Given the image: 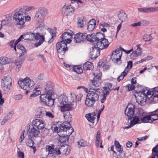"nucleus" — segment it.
I'll return each mask as SVG.
<instances>
[{
    "label": "nucleus",
    "instance_id": "nucleus-1",
    "mask_svg": "<svg viewBox=\"0 0 158 158\" xmlns=\"http://www.w3.org/2000/svg\"><path fill=\"white\" fill-rule=\"evenodd\" d=\"M136 92L138 94L136 99V102L140 105H143L146 101V97L148 95L154 96V97L158 98V87H155L150 90L143 89L142 91Z\"/></svg>",
    "mask_w": 158,
    "mask_h": 158
},
{
    "label": "nucleus",
    "instance_id": "nucleus-2",
    "mask_svg": "<svg viewBox=\"0 0 158 158\" xmlns=\"http://www.w3.org/2000/svg\"><path fill=\"white\" fill-rule=\"evenodd\" d=\"M51 129L53 132L58 134L63 131L65 132L66 135H70L73 131V128L69 122H64L62 124L61 122H56V124L52 125Z\"/></svg>",
    "mask_w": 158,
    "mask_h": 158
},
{
    "label": "nucleus",
    "instance_id": "nucleus-3",
    "mask_svg": "<svg viewBox=\"0 0 158 158\" xmlns=\"http://www.w3.org/2000/svg\"><path fill=\"white\" fill-rule=\"evenodd\" d=\"M13 19L15 20V25L21 26L20 28L25 26L26 23L31 20L30 17L27 14H25L24 10L20 9L15 13Z\"/></svg>",
    "mask_w": 158,
    "mask_h": 158
},
{
    "label": "nucleus",
    "instance_id": "nucleus-4",
    "mask_svg": "<svg viewBox=\"0 0 158 158\" xmlns=\"http://www.w3.org/2000/svg\"><path fill=\"white\" fill-rule=\"evenodd\" d=\"M58 102L60 103L61 110L62 111H69L75 109L77 106L76 101H73L70 104L68 103L67 97L64 95H61L59 97Z\"/></svg>",
    "mask_w": 158,
    "mask_h": 158
},
{
    "label": "nucleus",
    "instance_id": "nucleus-5",
    "mask_svg": "<svg viewBox=\"0 0 158 158\" xmlns=\"http://www.w3.org/2000/svg\"><path fill=\"white\" fill-rule=\"evenodd\" d=\"M150 117L149 115L144 116H135L134 117L132 120H131L130 121V125L127 127H125V129H128L133 126L135 124L140 123V121L144 123H152V121L150 119Z\"/></svg>",
    "mask_w": 158,
    "mask_h": 158
},
{
    "label": "nucleus",
    "instance_id": "nucleus-6",
    "mask_svg": "<svg viewBox=\"0 0 158 158\" xmlns=\"http://www.w3.org/2000/svg\"><path fill=\"white\" fill-rule=\"evenodd\" d=\"M18 84L22 89L27 90L26 94L28 92L27 90L34 85V81L27 77L24 79L20 78L18 81Z\"/></svg>",
    "mask_w": 158,
    "mask_h": 158
},
{
    "label": "nucleus",
    "instance_id": "nucleus-7",
    "mask_svg": "<svg viewBox=\"0 0 158 158\" xmlns=\"http://www.w3.org/2000/svg\"><path fill=\"white\" fill-rule=\"evenodd\" d=\"M99 98V95L97 93H88L85 100V104L88 106H92Z\"/></svg>",
    "mask_w": 158,
    "mask_h": 158
},
{
    "label": "nucleus",
    "instance_id": "nucleus-8",
    "mask_svg": "<svg viewBox=\"0 0 158 158\" xmlns=\"http://www.w3.org/2000/svg\"><path fill=\"white\" fill-rule=\"evenodd\" d=\"M54 99L52 98V95L45 93L40 96V102L49 106H52L54 104Z\"/></svg>",
    "mask_w": 158,
    "mask_h": 158
},
{
    "label": "nucleus",
    "instance_id": "nucleus-9",
    "mask_svg": "<svg viewBox=\"0 0 158 158\" xmlns=\"http://www.w3.org/2000/svg\"><path fill=\"white\" fill-rule=\"evenodd\" d=\"M122 54V52L120 48L116 49L114 51L112 52L111 58L113 62L114 63L118 64H120L122 62L120 59Z\"/></svg>",
    "mask_w": 158,
    "mask_h": 158
},
{
    "label": "nucleus",
    "instance_id": "nucleus-10",
    "mask_svg": "<svg viewBox=\"0 0 158 158\" xmlns=\"http://www.w3.org/2000/svg\"><path fill=\"white\" fill-rule=\"evenodd\" d=\"M135 106L131 103L128 104V106L126 108L124 112L125 114L127 117V119L128 120H132V118H134L133 117L134 114V109Z\"/></svg>",
    "mask_w": 158,
    "mask_h": 158
},
{
    "label": "nucleus",
    "instance_id": "nucleus-11",
    "mask_svg": "<svg viewBox=\"0 0 158 158\" xmlns=\"http://www.w3.org/2000/svg\"><path fill=\"white\" fill-rule=\"evenodd\" d=\"M67 43L66 42L61 41L56 44V46L58 53L64 55L68 50Z\"/></svg>",
    "mask_w": 158,
    "mask_h": 158
},
{
    "label": "nucleus",
    "instance_id": "nucleus-12",
    "mask_svg": "<svg viewBox=\"0 0 158 158\" xmlns=\"http://www.w3.org/2000/svg\"><path fill=\"white\" fill-rule=\"evenodd\" d=\"M48 12V10L45 7H40L36 11L35 16V19L39 18L40 19H43L47 15Z\"/></svg>",
    "mask_w": 158,
    "mask_h": 158
},
{
    "label": "nucleus",
    "instance_id": "nucleus-13",
    "mask_svg": "<svg viewBox=\"0 0 158 158\" xmlns=\"http://www.w3.org/2000/svg\"><path fill=\"white\" fill-rule=\"evenodd\" d=\"M74 11V7L71 5L69 6L64 5L62 9V13L65 16L72 15Z\"/></svg>",
    "mask_w": 158,
    "mask_h": 158
},
{
    "label": "nucleus",
    "instance_id": "nucleus-14",
    "mask_svg": "<svg viewBox=\"0 0 158 158\" xmlns=\"http://www.w3.org/2000/svg\"><path fill=\"white\" fill-rule=\"evenodd\" d=\"M40 131L37 129L35 127L32 126V127L29 126V129L27 131V134L28 136L29 139L37 137L40 134Z\"/></svg>",
    "mask_w": 158,
    "mask_h": 158
},
{
    "label": "nucleus",
    "instance_id": "nucleus-15",
    "mask_svg": "<svg viewBox=\"0 0 158 158\" xmlns=\"http://www.w3.org/2000/svg\"><path fill=\"white\" fill-rule=\"evenodd\" d=\"M96 43H93L94 45L99 48L100 49H102L104 48L106 49L109 46V43L107 39L104 38L100 41L96 42Z\"/></svg>",
    "mask_w": 158,
    "mask_h": 158
},
{
    "label": "nucleus",
    "instance_id": "nucleus-16",
    "mask_svg": "<svg viewBox=\"0 0 158 158\" xmlns=\"http://www.w3.org/2000/svg\"><path fill=\"white\" fill-rule=\"evenodd\" d=\"M32 125L39 130H42L45 128V124L41 120L35 119L32 122Z\"/></svg>",
    "mask_w": 158,
    "mask_h": 158
},
{
    "label": "nucleus",
    "instance_id": "nucleus-17",
    "mask_svg": "<svg viewBox=\"0 0 158 158\" xmlns=\"http://www.w3.org/2000/svg\"><path fill=\"white\" fill-rule=\"evenodd\" d=\"M93 75L94 76L93 80H90L93 85L95 87H99L101 85L102 81L100 74L93 73Z\"/></svg>",
    "mask_w": 158,
    "mask_h": 158
},
{
    "label": "nucleus",
    "instance_id": "nucleus-18",
    "mask_svg": "<svg viewBox=\"0 0 158 158\" xmlns=\"http://www.w3.org/2000/svg\"><path fill=\"white\" fill-rule=\"evenodd\" d=\"M94 46V48L92 47V50L90 52V57L92 59H95L100 54V49L97 48L95 45Z\"/></svg>",
    "mask_w": 158,
    "mask_h": 158
},
{
    "label": "nucleus",
    "instance_id": "nucleus-19",
    "mask_svg": "<svg viewBox=\"0 0 158 158\" xmlns=\"http://www.w3.org/2000/svg\"><path fill=\"white\" fill-rule=\"evenodd\" d=\"M44 92L45 94L52 95L53 93V85L52 83L48 82L47 83L46 87L44 89Z\"/></svg>",
    "mask_w": 158,
    "mask_h": 158
},
{
    "label": "nucleus",
    "instance_id": "nucleus-20",
    "mask_svg": "<svg viewBox=\"0 0 158 158\" xmlns=\"http://www.w3.org/2000/svg\"><path fill=\"white\" fill-rule=\"evenodd\" d=\"M72 35L69 32H65L61 36L60 38L62 39L61 41L66 42L68 43H70L72 40L70 39L72 37Z\"/></svg>",
    "mask_w": 158,
    "mask_h": 158
},
{
    "label": "nucleus",
    "instance_id": "nucleus-21",
    "mask_svg": "<svg viewBox=\"0 0 158 158\" xmlns=\"http://www.w3.org/2000/svg\"><path fill=\"white\" fill-rule=\"evenodd\" d=\"M44 37L43 35L41 34V33L39 32H37L36 33V37L34 40H39V41L35 44V45L36 47H38L40 45L44 40Z\"/></svg>",
    "mask_w": 158,
    "mask_h": 158
},
{
    "label": "nucleus",
    "instance_id": "nucleus-22",
    "mask_svg": "<svg viewBox=\"0 0 158 158\" xmlns=\"http://www.w3.org/2000/svg\"><path fill=\"white\" fill-rule=\"evenodd\" d=\"M84 33L79 32L74 36V41L75 43L83 42L85 40Z\"/></svg>",
    "mask_w": 158,
    "mask_h": 158
},
{
    "label": "nucleus",
    "instance_id": "nucleus-23",
    "mask_svg": "<svg viewBox=\"0 0 158 158\" xmlns=\"http://www.w3.org/2000/svg\"><path fill=\"white\" fill-rule=\"evenodd\" d=\"M45 27L43 21L42 19L39 20L36 25V30L38 32L40 33L43 30H44Z\"/></svg>",
    "mask_w": 158,
    "mask_h": 158
},
{
    "label": "nucleus",
    "instance_id": "nucleus-24",
    "mask_svg": "<svg viewBox=\"0 0 158 158\" xmlns=\"http://www.w3.org/2000/svg\"><path fill=\"white\" fill-rule=\"evenodd\" d=\"M104 38V34L101 32L97 33L96 34H94L93 36V40L94 43L97 44L96 42L100 41Z\"/></svg>",
    "mask_w": 158,
    "mask_h": 158
},
{
    "label": "nucleus",
    "instance_id": "nucleus-25",
    "mask_svg": "<svg viewBox=\"0 0 158 158\" xmlns=\"http://www.w3.org/2000/svg\"><path fill=\"white\" fill-rule=\"evenodd\" d=\"M36 111L37 114L36 115V118H42L46 113V110L43 107L37 108Z\"/></svg>",
    "mask_w": 158,
    "mask_h": 158
},
{
    "label": "nucleus",
    "instance_id": "nucleus-26",
    "mask_svg": "<svg viewBox=\"0 0 158 158\" xmlns=\"http://www.w3.org/2000/svg\"><path fill=\"white\" fill-rule=\"evenodd\" d=\"M24 39L26 40H34L36 37V34L30 32H27L24 34Z\"/></svg>",
    "mask_w": 158,
    "mask_h": 158
},
{
    "label": "nucleus",
    "instance_id": "nucleus-27",
    "mask_svg": "<svg viewBox=\"0 0 158 158\" xmlns=\"http://www.w3.org/2000/svg\"><path fill=\"white\" fill-rule=\"evenodd\" d=\"M70 150L69 147L67 145L61 146L60 147V152L63 155H67L69 154Z\"/></svg>",
    "mask_w": 158,
    "mask_h": 158
},
{
    "label": "nucleus",
    "instance_id": "nucleus-28",
    "mask_svg": "<svg viewBox=\"0 0 158 158\" xmlns=\"http://www.w3.org/2000/svg\"><path fill=\"white\" fill-rule=\"evenodd\" d=\"M118 17L121 23L127 20V17L125 11L123 10H120L118 14Z\"/></svg>",
    "mask_w": 158,
    "mask_h": 158
},
{
    "label": "nucleus",
    "instance_id": "nucleus-29",
    "mask_svg": "<svg viewBox=\"0 0 158 158\" xmlns=\"http://www.w3.org/2000/svg\"><path fill=\"white\" fill-rule=\"evenodd\" d=\"M24 60H23L21 58H20L18 57L17 59L15 61V63L16 66V71L17 72H19V69L21 67L23 61Z\"/></svg>",
    "mask_w": 158,
    "mask_h": 158
},
{
    "label": "nucleus",
    "instance_id": "nucleus-30",
    "mask_svg": "<svg viewBox=\"0 0 158 158\" xmlns=\"http://www.w3.org/2000/svg\"><path fill=\"white\" fill-rule=\"evenodd\" d=\"M96 25V21L94 19L91 20L88 23L87 29L89 31H92Z\"/></svg>",
    "mask_w": 158,
    "mask_h": 158
},
{
    "label": "nucleus",
    "instance_id": "nucleus-31",
    "mask_svg": "<svg viewBox=\"0 0 158 158\" xmlns=\"http://www.w3.org/2000/svg\"><path fill=\"white\" fill-rule=\"evenodd\" d=\"M85 117L89 121L94 123V121L96 118V116L95 113L93 112L86 114Z\"/></svg>",
    "mask_w": 158,
    "mask_h": 158
},
{
    "label": "nucleus",
    "instance_id": "nucleus-32",
    "mask_svg": "<svg viewBox=\"0 0 158 158\" xmlns=\"http://www.w3.org/2000/svg\"><path fill=\"white\" fill-rule=\"evenodd\" d=\"M83 68L85 70H91L94 68L93 63L89 61L86 62L83 65Z\"/></svg>",
    "mask_w": 158,
    "mask_h": 158
},
{
    "label": "nucleus",
    "instance_id": "nucleus-33",
    "mask_svg": "<svg viewBox=\"0 0 158 158\" xmlns=\"http://www.w3.org/2000/svg\"><path fill=\"white\" fill-rule=\"evenodd\" d=\"M1 82L11 85L12 79L8 75L4 77L2 79Z\"/></svg>",
    "mask_w": 158,
    "mask_h": 158
},
{
    "label": "nucleus",
    "instance_id": "nucleus-34",
    "mask_svg": "<svg viewBox=\"0 0 158 158\" xmlns=\"http://www.w3.org/2000/svg\"><path fill=\"white\" fill-rule=\"evenodd\" d=\"M102 90V98L101 102L102 103H103L106 99V97L109 95L110 92V91L107 89L105 88H103Z\"/></svg>",
    "mask_w": 158,
    "mask_h": 158
},
{
    "label": "nucleus",
    "instance_id": "nucleus-35",
    "mask_svg": "<svg viewBox=\"0 0 158 158\" xmlns=\"http://www.w3.org/2000/svg\"><path fill=\"white\" fill-rule=\"evenodd\" d=\"M10 61V59L5 57H0V65L8 64Z\"/></svg>",
    "mask_w": 158,
    "mask_h": 158
},
{
    "label": "nucleus",
    "instance_id": "nucleus-36",
    "mask_svg": "<svg viewBox=\"0 0 158 158\" xmlns=\"http://www.w3.org/2000/svg\"><path fill=\"white\" fill-rule=\"evenodd\" d=\"M46 150L48 152V154H52L54 153V146L51 145V146L47 145L46 147Z\"/></svg>",
    "mask_w": 158,
    "mask_h": 158
},
{
    "label": "nucleus",
    "instance_id": "nucleus-37",
    "mask_svg": "<svg viewBox=\"0 0 158 158\" xmlns=\"http://www.w3.org/2000/svg\"><path fill=\"white\" fill-rule=\"evenodd\" d=\"M1 86L2 89L5 91L8 92L10 89L11 85L1 82Z\"/></svg>",
    "mask_w": 158,
    "mask_h": 158
},
{
    "label": "nucleus",
    "instance_id": "nucleus-38",
    "mask_svg": "<svg viewBox=\"0 0 158 158\" xmlns=\"http://www.w3.org/2000/svg\"><path fill=\"white\" fill-rule=\"evenodd\" d=\"M78 144L82 147H89L90 146V144L83 139L80 140L78 142Z\"/></svg>",
    "mask_w": 158,
    "mask_h": 158
},
{
    "label": "nucleus",
    "instance_id": "nucleus-39",
    "mask_svg": "<svg viewBox=\"0 0 158 158\" xmlns=\"http://www.w3.org/2000/svg\"><path fill=\"white\" fill-rule=\"evenodd\" d=\"M28 139H29L26 143L27 145L33 149V152L34 153L36 151V149L35 147L33 146L34 144V141L31 139V138Z\"/></svg>",
    "mask_w": 158,
    "mask_h": 158
},
{
    "label": "nucleus",
    "instance_id": "nucleus-40",
    "mask_svg": "<svg viewBox=\"0 0 158 158\" xmlns=\"http://www.w3.org/2000/svg\"><path fill=\"white\" fill-rule=\"evenodd\" d=\"M128 72V70H127L126 69H125L124 71L122 73L121 75L118 77L117 79V81L119 82L123 80L124 77L126 76Z\"/></svg>",
    "mask_w": 158,
    "mask_h": 158
},
{
    "label": "nucleus",
    "instance_id": "nucleus-41",
    "mask_svg": "<svg viewBox=\"0 0 158 158\" xmlns=\"http://www.w3.org/2000/svg\"><path fill=\"white\" fill-rule=\"evenodd\" d=\"M94 34H92L91 35H87L86 33H84V35H85V40H86L87 41H92L94 43V40L93 39V36Z\"/></svg>",
    "mask_w": 158,
    "mask_h": 158
},
{
    "label": "nucleus",
    "instance_id": "nucleus-42",
    "mask_svg": "<svg viewBox=\"0 0 158 158\" xmlns=\"http://www.w3.org/2000/svg\"><path fill=\"white\" fill-rule=\"evenodd\" d=\"M48 31L49 32V35L51 36H52L51 39L48 41L49 43H51L53 40V37H56V33H54L53 32H52V30L51 29H48Z\"/></svg>",
    "mask_w": 158,
    "mask_h": 158
},
{
    "label": "nucleus",
    "instance_id": "nucleus-43",
    "mask_svg": "<svg viewBox=\"0 0 158 158\" xmlns=\"http://www.w3.org/2000/svg\"><path fill=\"white\" fill-rule=\"evenodd\" d=\"M34 9V7L32 6H25L23 8L20 9L21 10H24V12L27 14V11Z\"/></svg>",
    "mask_w": 158,
    "mask_h": 158
},
{
    "label": "nucleus",
    "instance_id": "nucleus-44",
    "mask_svg": "<svg viewBox=\"0 0 158 158\" xmlns=\"http://www.w3.org/2000/svg\"><path fill=\"white\" fill-rule=\"evenodd\" d=\"M150 119L152 121V123L153 121L156 120L158 119V115L156 114H152L149 115Z\"/></svg>",
    "mask_w": 158,
    "mask_h": 158
},
{
    "label": "nucleus",
    "instance_id": "nucleus-45",
    "mask_svg": "<svg viewBox=\"0 0 158 158\" xmlns=\"http://www.w3.org/2000/svg\"><path fill=\"white\" fill-rule=\"evenodd\" d=\"M138 10L139 12L142 13H148L150 12L149 7L147 8H138Z\"/></svg>",
    "mask_w": 158,
    "mask_h": 158
},
{
    "label": "nucleus",
    "instance_id": "nucleus-46",
    "mask_svg": "<svg viewBox=\"0 0 158 158\" xmlns=\"http://www.w3.org/2000/svg\"><path fill=\"white\" fill-rule=\"evenodd\" d=\"M110 91L113 90V88H112V84L111 83H107L105 85V86L103 87Z\"/></svg>",
    "mask_w": 158,
    "mask_h": 158
},
{
    "label": "nucleus",
    "instance_id": "nucleus-47",
    "mask_svg": "<svg viewBox=\"0 0 158 158\" xmlns=\"http://www.w3.org/2000/svg\"><path fill=\"white\" fill-rule=\"evenodd\" d=\"M152 37L150 35L145 34L143 36V39L145 41H149L152 39Z\"/></svg>",
    "mask_w": 158,
    "mask_h": 158
},
{
    "label": "nucleus",
    "instance_id": "nucleus-48",
    "mask_svg": "<svg viewBox=\"0 0 158 158\" xmlns=\"http://www.w3.org/2000/svg\"><path fill=\"white\" fill-rule=\"evenodd\" d=\"M139 56V55H138L137 51H134L131 54L130 56L132 60H135L136 58V57Z\"/></svg>",
    "mask_w": 158,
    "mask_h": 158
},
{
    "label": "nucleus",
    "instance_id": "nucleus-49",
    "mask_svg": "<svg viewBox=\"0 0 158 158\" xmlns=\"http://www.w3.org/2000/svg\"><path fill=\"white\" fill-rule=\"evenodd\" d=\"M59 135L60 137V141L61 143H64V142H66V136H65V135L63 134H58Z\"/></svg>",
    "mask_w": 158,
    "mask_h": 158
},
{
    "label": "nucleus",
    "instance_id": "nucleus-50",
    "mask_svg": "<svg viewBox=\"0 0 158 158\" xmlns=\"http://www.w3.org/2000/svg\"><path fill=\"white\" fill-rule=\"evenodd\" d=\"M78 19L77 25L78 27L81 28L83 26V22L82 19L78 18Z\"/></svg>",
    "mask_w": 158,
    "mask_h": 158
},
{
    "label": "nucleus",
    "instance_id": "nucleus-51",
    "mask_svg": "<svg viewBox=\"0 0 158 158\" xmlns=\"http://www.w3.org/2000/svg\"><path fill=\"white\" fill-rule=\"evenodd\" d=\"M141 26H145L149 23V21L145 20H142L140 21Z\"/></svg>",
    "mask_w": 158,
    "mask_h": 158
},
{
    "label": "nucleus",
    "instance_id": "nucleus-52",
    "mask_svg": "<svg viewBox=\"0 0 158 158\" xmlns=\"http://www.w3.org/2000/svg\"><path fill=\"white\" fill-rule=\"evenodd\" d=\"M102 90V89H91L90 88L89 89V91L90 93H97L99 92V90Z\"/></svg>",
    "mask_w": 158,
    "mask_h": 158
},
{
    "label": "nucleus",
    "instance_id": "nucleus-53",
    "mask_svg": "<svg viewBox=\"0 0 158 158\" xmlns=\"http://www.w3.org/2000/svg\"><path fill=\"white\" fill-rule=\"evenodd\" d=\"M99 143H100V147L102 148H103V146L102 145V141H100V140H96L95 142V145L96 147H99Z\"/></svg>",
    "mask_w": 158,
    "mask_h": 158
},
{
    "label": "nucleus",
    "instance_id": "nucleus-54",
    "mask_svg": "<svg viewBox=\"0 0 158 158\" xmlns=\"http://www.w3.org/2000/svg\"><path fill=\"white\" fill-rule=\"evenodd\" d=\"M37 90L36 89H35L34 90V93L31 95L30 97H35L38 95H39L40 93V90H38L37 92H36Z\"/></svg>",
    "mask_w": 158,
    "mask_h": 158
},
{
    "label": "nucleus",
    "instance_id": "nucleus-55",
    "mask_svg": "<svg viewBox=\"0 0 158 158\" xmlns=\"http://www.w3.org/2000/svg\"><path fill=\"white\" fill-rule=\"evenodd\" d=\"M132 61H130L128 62L127 66L125 69H126L127 70H128L127 69L130 70L132 68Z\"/></svg>",
    "mask_w": 158,
    "mask_h": 158
},
{
    "label": "nucleus",
    "instance_id": "nucleus-56",
    "mask_svg": "<svg viewBox=\"0 0 158 158\" xmlns=\"http://www.w3.org/2000/svg\"><path fill=\"white\" fill-rule=\"evenodd\" d=\"M54 154H55L58 155L61 154L60 152V148H54Z\"/></svg>",
    "mask_w": 158,
    "mask_h": 158
},
{
    "label": "nucleus",
    "instance_id": "nucleus-57",
    "mask_svg": "<svg viewBox=\"0 0 158 158\" xmlns=\"http://www.w3.org/2000/svg\"><path fill=\"white\" fill-rule=\"evenodd\" d=\"M140 44H138L136 46L137 47V49L136 51H137L138 55L139 56L141 55L142 53V49L140 48Z\"/></svg>",
    "mask_w": 158,
    "mask_h": 158
},
{
    "label": "nucleus",
    "instance_id": "nucleus-58",
    "mask_svg": "<svg viewBox=\"0 0 158 158\" xmlns=\"http://www.w3.org/2000/svg\"><path fill=\"white\" fill-rule=\"evenodd\" d=\"M45 115L46 117L51 118H53L54 117L53 115L50 111H46V113Z\"/></svg>",
    "mask_w": 158,
    "mask_h": 158
},
{
    "label": "nucleus",
    "instance_id": "nucleus-59",
    "mask_svg": "<svg viewBox=\"0 0 158 158\" xmlns=\"http://www.w3.org/2000/svg\"><path fill=\"white\" fill-rule=\"evenodd\" d=\"M22 51V52L21 53H20L19 55V58H21L22 59H23V60H24V59L23 57V56L24 55H25L26 53V49H24V50H21Z\"/></svg>",
    "mask_w": 158,
    "mask_h": 158
},
{
    "label": "nucleus",
    "instance_id": "nucleus-60",
    "mask_svg": "<svg viewBox=\"0 0 158 158\" xmlns=\"http://www.w3.org/2000/svg\"><path fill=\"white\" fill-rule=\"evenodd\" d=\"M127 87L128 88V89L129 91L135 89V86L132 84H129L127 85Z\"/></svg>",
    "mask_w": 158,
    "mask_h": 158
},
{
    "label": "nucleus",
    "instance_id": "nucleus-61",
    "mask_svg": "<svg viewBox=\"0 0 158 158\" xmlns=\"http://www.w3.org/2000/svg\"><path fill=\"white\" fill-rule=\"evenodd\" d=\"M22 98L23 96L21 94L16 95L14 96V98L17 100L21 99Z\"/></svg>",
    "mask_w": 158,
    "mask_h": 158
},
{
    "label": "nucleus",
    "instance_id": "nucleus-62",
    "mask_svg": "<svg viewBox=\"0 0 158 158\" xmlns=\"http://www.w3.org/2000/svg\"><path fill=\"white\" fill-rule=\"evenodd\" d=\"M120 49L121 50V51H123L124 52H125L126 54H128L130 53L131 52L133 51V48H132L131 49L129 50H126L123 48H122L121 47H120Z\"/></svg>",
    "mask_w": 158,
    "mask_h": 158
},
{
    "label": "nucleus",
    "instance_id": "nucleus-63",
    "mask_svg": "<svg viewBox=\"0 0 158 158\" xmlns=\"http://www.w3.org/2000/svg\"><path fill=\"white\" fill-rule=\"evenodd\" d=\"M152 151L153 153L158 154V144L153 148Z\"/></svg>",
    "mask_w": 158,
    "mask_h": 158
},
{
    "label": "nucleus",
    "instance_id": "nucleus-64",
    "mask_svg": "<svg viewBox=\"0 0 158 158\" xmlns=\"http://www.w3.org/2000/svg\"><path fill=\"white\" fill-rule=\"evenodd\" d=\"M124 157L125 155L124 153H119L116 158H124Z\"/></svg>",
    "mask_w": 158,
    "mask_h": 158
}]
</instances>
